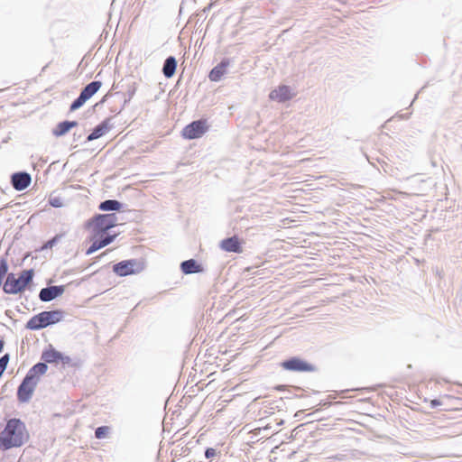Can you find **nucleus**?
I'll return each mask as SVG.
<instances>
[{
    "label": "nucleus",
    "mask_w": 462,
    "mask_h": 462,
    "mask_svg": "<svg viewBox=\"0 0 462 462\" xmlns=\"http://www.w3.org/2000/svg\"><path fill=\"white\" fill-rule=\"evenodd\" d=\"M29 435L24 424L18 419H11L0 433V448L10 449L23 446Z\"/></svg>",
    "instance_id": "obj_1"
},
{
    "label": "nucleus",
    "mask_w": 462,
    "mask_h": 462,
    "mask_svg": "<svg viewBox=\"0 0 462 462\" xmlns=\"http://www.w3.org/2000/svg\"><path fill=\"white\" fill-rule=\"evenodd\" d=\"M116 214L98 215L89 220L87 224V227L92 235L91 239L94 240L97 237H102L108 229L116 225Z\"/></svg>",
    "instance_id": "obj_2"
},
{
    "label": "nucleus",
    "mask_w": 462,
    "mask_h": 462,
    "mask_svg": "<svg viewBox=\"0 0 462 462\" xmlns=\"http://www.w3.org/2000/svg\"><path fill=\"white\" fill-rule=\"evenodd\" d=\"M32 277L33 271L32 269L23 270L18 278H16L14 273H9L3 287L4 291L8 294H17L22 292L32 282Z\"/></svg>",
    "instance_id": "obj_3"
},
{
    "label": "nucleus",
    "mask_w": 462,
    "mask_h": 462,
    "mask_svg": "<svg viewBox=\"0 0 462 462\" xmlns=\"http://www.w3.org/2000/svg\"><path fill=\"white\" fill-rule=\"evenodd\" d=\"M62 318L63 311L61 310L42 311L32 317L27 322L26 327L29 329L37 330L60 322Z\"/></svg>",
    "instance_id": "obj_4"
},
{
    "label": "nucleus",
    "mask_w": 462,
    "mask_h": 462,
    "mask_svg": "<svg viewBox=\"0 0 462 462\" xmlns=\"http://www.w3.org/2000/svg\"><path fill=\"white\" fill-rule=\"evenodd\" d=\"M143 269V262L137 259L122 261L113 266V272L121 277L140 273Z\"/></svg>",
    "instance_id": "obj_5"
},
{
    "label": "nucleus",
    "mask_w": 462,
    "mask_h": 462,
    "mask_svg": "<svg viewBox=\"0 0 462 462\" xmlns=\"http://www.w3.org/2000/svg\"><path fill=\"white\" fill-rule=\"evenodd\" d=\"M208 130V121L200 119L193 121L186 125L181 132V135L185 139L192 140L200 138Z\"/></svg>",
    "instance_id": "obj_6"
},
{
    "label": "nucleus",
    "mask_w": 462,
    "mask_h": 462,
    "mask_svg": "<svg viewBox=\"0 0 462 462\" xmlns=\"http://www.w3.org/2000/svg\"><path fill=\"white\" fill-rule=\"evenodd\" d=\"M100 81H93L88 84L81 91L79 97L70 105V111H75L81 107L88 99H90L101 88Z\"/></svg>",
    "instance_id": "obj_7"
},
{
    "label": "nucleus",
    "mask_w": 462,
    "mask_h": 462,
    "mask_svg": "<svg viewBox=\"0 0 462 462\" xmlns=\"http://www.w3.org/2000/svg\"><path fill=\"white\" fill-rule=\"evenodd\" d=\"M281 366L287 371L291 372H313L315 366L299 357H292L281 363Z\"/></svg>",
    "instance_id": "obj_8"
},
{
    "label": "nucleus",
    "mask_w": 462,
    "mask_h": 462,
    "mask_svg": "<svg viewBox=\"0 0 462 462\" xmlns=\"http://www.w3.org/2000/svg\"><path fill=\"white\" fill-rule=\"evenodd\" d=\"M37 383H38L35 382L34 379H31L30 376H25L23 381L18 387V400L22 402H28L31 399Z\"/></svg>",
    "instance_id": "obj_9"
},
{
    "label": "nucleus",
    "mask_w": 462,
    "mask_h": 462,
    "mask_svg": "<svg viewBox=\"0 0 462 462\" xmlns=\"http://www.w3.org/2000/svg\"><path fill=\"white\" fill-rule=\"evenodd\" d=\"M292 97L293 94L291 88L285 85L279 86L277 88L272 90L269 95L270 99L281 103L290 100Z\"/></svg>",
    "instance_id": "obj_10"
},
{
    "label": "nucleus",
    "mask_w": 462,
    "mask_h": 462,
    "mask_svg": "<svg viewBox=\"0 0 462 462\" xmlns=\"http://www.w3.org/2000/svg\"><path fill=\"white\" fill-rule=\"evenodd\" d=\"M42 359L46 363H58L60 361L68 363L69 361V357H63L62 354L54 349L51 346L42 352Z\"/></svg>",
    "instance_id": "obj_11"
},
{
    "label": "nucleus",
    "mask_w": 462,
    "mask_h": 462,
    "mask_svg": "<svg viewBox=\"0 0 462 462\" xmlns=\"http://www.w3.org/2000/svg\"><path fill=\"white\" fill-rule=\"evenodd\" d=\"M220 248L229 253L240 254L243 252L242 243L236 236L222 240Z\"/></svg>",
    "instance_id": "obj_12"
},
{
    "label": "nucleus",
    "mask_w": 462,
    "mask_h": 462,
    "mask_svg": "<svg viewBox=\"0 0 462 462\" xmlns=\"http://www.w3.org/2000/svg\"><path fill=\"white\" fill-rule=\"evenodd\" d=\"M31 176L26 172L14 173L12 176V184L16 190H23L31 183Z\"/></svg>",
    "instance_id": "obj_13"
},
{
    "label": "nucleus",
    "mask_w": 462,
    "mask_h": 462,
    "mask_svg": "<svg viewBox=\"0 0 462 462\" xmlns=\"http://www.w3.org/2000/svg\"><path fill=\"white\" fill-rule=\"evenodd\" d=\"M63 291L64 289L61 286H51L42 289L39 296L42 301H50L62 294Z\"/></svg>",
    "instance_id": "obj_14"
},
{
    "label": "nucleus",
    "mask_w": 462,
    "mask_h": 462,
    "mask_svg": "<svg viewBox=\"0 0 462 462\" xmlns=\"http://www.w3.org/2000/svg\"><path fill=\"white\" fill-rule=\"evenodd\" d=\"M229 65L228 60H222L219 64L214 67L208 74L211 81H218L226 74V68Z\"/></svg>",
    "instance_id": "obj_15"
},
{
    "label": "nucleus",
    "mask_w": 462,
    "mask_h": 462,
    "mask_svg": "<svg viewBox=\"0 0 462 462\" xmlns=\"http://www.w3.org/2000/svg\"><path fill=\"white\" fill-rule=\"evenodd\" d=\"M78 125L76 121H64L59 123L56 127L52 130V134L56 137L66 134L71 128Z\"/></svg>",
    "instance_id": "obj_16"
},
{
    "label": "nucleus",
    "mask_w": 462,
    "mask_h": 462,
    "mask_svg": "<svg viewBox=\"0 0 462 462\" xmlns=\"http://www.w3.org/2000/svg\"><path fill=\"white\" fill-rule=\"evenodd\" d=\"M115 239V236H106L105 237L102 236V239L100 240H94L92 245L89 246V248L87 250V254H92L98 249H101L110 243L113 242Z\"/></svg>",
    "instance_id": "obj_17"
},
{
    "label": "nucleus",
    "mask_w": 462,
    "mask_h": 462,
    "mask_svg": "<svg viewBox=\"0 0 462 462\" xmlns=\"http://www.w3.org/2000/svg\"><path fill=\"white\" fill-rule=\"evenodd\" d=\"M47 369L48 366L45 363H38L29 370L26 376H30L31 379H34L35 382L39 383L40 376L43 375Z\"/></svg>",
    "instance_id": "obj_18"
},
{
    "label": "nucleus",
    "mask_w": 462,
    "mask_h": 462,
    "mask_svg": "<svg viewBox=\"0 0 462 462\" xmlns=\"http://www.w3.org/2000/svg\"><path fill=\"white\" fill-rule=\"evenodd\" d=\"M109 130V125L106 121L98 125L92 133L88 136V141L96 140L103 136Z\"/></svg>",
    "instance_id": "obj_19"
},
{
    "label": "nucleus",
    "mask_w": 462,
    "mask_h": 462,
    "mask_svg": "<svg viewBox=\"0 0 462 462\" xmlns=\"http://www.w3.org/2000/svg\"><path fill=\"white\" fill-rule=\"evenodd\" d=\"M177 62L174 57H169L166 59L163 65V74L166 78H171L176 70Z\"/></svg>",
    "instance_id": "obj_20"
},
{
    "label": "nucleus",
    "mask_w": 462,
    "mask_h": 462,
    "mask_svg": "<svg viewBox=\"0 0 462 462\" xmlns=\"http://www.w3.org/2000/svg\"><path fill=\"white\" fill-rule=\"evenodd\" d=\"M180 268L181 271L186 274L199 273L201 270L200 266L193 259L187 260L181 263Z\"/></svg>",
    "instance_id": "obj_21"
},
{
    "label": "nucleus",
    "mask_w": 462,
    "mask_h": 462,
    "mask_svg": "<svg viewBox=\"0 0 462 462\" xmlns=\"http://www.w3.org/2000/svg\"><path fill=\"white\" fill-rule=\"evenodd\" d=\"M120 206L121 205L117 200L108 199L100 204L99 209L103 211L118 210Z\"/></svg>",
    "instance_id": "obj_22"
},
{
    "label": "nucleus",
    "mask_w": 462,
    "mask_h": 462,
    "mask_svg": "<svg viewBox=\"0 0 462 462\" xmlns=\"http://www.w3.org/2000/svg\"><path fill=\"white\" fill-rule=\"evenodd\" d=\"M109 428L107 426L98 427L95 431L97 439H104L107 436Z\"/></svg>",
    "instance_id": "obj_23"
},
{
    "label": "nucleus",
    "mask_w": 462,
    "mask_h": 462,
    "mask_svg": "<svg viewBox=\"0 0 462 462\" xmlns=\"http://www.w3.org/2000/svg\"><path fill=\"white\" fill-rule=\"evenodd\" d=\"M49 203L51 206L54 208H60L63 206V201L60 197H51L49 199Z\"/></svg>",
    "instance_id": "obj_24"
},
{
    "label": "nucleus",
    "mask_w": 462,
    "mask_h": 462,
    "mask_svg": "<svg viewBox=\"0 0 462 462\" xmlns=\"http://www.w3.org/2000/svg\"><path fill=\"white\" fill-rule=\"evenodd\" d=\"M216 455H217V451H216V449H214L212 448H207V450L205 452V456L207 458H211V457H215Z\"/></svg>",
    "instance_id": "obj_25"
},
{
    "label": "nucleus",
    "mask_w": 462,
    "mask_h": 462,
    "mask_svg": "<svg viewBox=\"0 0 462 462\" xmlns=\"http://www.w3.org/2000/svg\"><path fill=\"white\" fill-rule=\"evenodd\" d=\"M441 404H442V402L440 401H439V400L434 399V400L430 401V406L432 408H434V407H436L438 405H441Z\"/></svg>",
    "instance_id": "obj_26"
},
{
    "label": "nucleus",
    "mask_w": 462,
    "mask_h": 462,
    "mask_svg": "<svg viewBox=\"0 0 462 462\" xmlns=\"http://www.w3.org/2000/svg\"><path fill=\"white\" fill-rule=\"evenodd\" d=\"M4 347V342L2 340H0V352L2 351Z\"/></svg>",
    "instance_id": "obj_27"
}]
</instances>
